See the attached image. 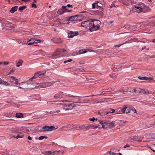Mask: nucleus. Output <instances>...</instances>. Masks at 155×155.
Masks as SVG:
<instances>
[{
    "label": "nucleus",
    "instance_id": "37998d69",
    "mask_svg": "<svg viewBox=\"0 0 155 155\" xmlns=\"http://www.w3.org/2000/svg\"><path fill=\"white\" fill-rule=\"evenodd\" d=\"M127 43V41H126L125 42L123 43H122L121 44H119V45H114V47H119L120 46H121V45H124L126 43Z\"/></svg>",
    "mask_w": 155,
    "mask_h": 155
},
{
    "label": "nucleus",
    "instance_id": "49530a36",
    "mask_svg": "<svg viewBox=\"0 0 155 155\" xmlns=\"http://www.w3.org/2000/svg\"><path fill=\"white\" fill-rule=\"evenodd\" d=\"M95 120H97V118H94V117H92V118H90L89 119V120L90 121H94Z\"/></svg>",
    "mask_w": 155,
    "mask_h": 155
},
{
    "label": "nucleus",
    "instance_id": "0eeeda50",
    "mask_svg": "<svg viewBox=\"0 0 155 155\" xmlns=\"http://www.w3.org/2000/svg\"><path fill=\"white\" fill-rule=\"evenodd\" d=\"M124 109L123 106L122 107H119L115 109L116 112L117 114H124Z\"/></svg>",
    "mask_w": 155,
    "mask_h": 155
},
{
    "label": "nucleus",
    "instance_id": "4be33fe9",
    "mask_svg": "<svg viewBox=\"0 0 155 155\" xmlns=\"http://www.w3.org/2000/svg\"><path fill=\"white\" fill-rule=\"evenodd\" d=\"M23 62V60L20 59L19 61L16 64V67H20V66L22 64V63Z\"/></svg>",
    "mask_w": 155,
    "mask_h": 155
},
{
    "label": "nucleus",
    "instance_id": "423d86ee",
    "mask_svg": "<svg viewBox=\"0 0 155 155\" xmlns=\"http://www.w3.org/2000/svg\"><path fill=\"white\" fill-rule=\"evenodd\" d=\"M43 41L40 40H36L33 38L31 39L28 43L27 45H33L37 43H41Z\"/></svg>",
    "mask_w": 155,
    "mask_h": 155
},
{
    "label": "nucleus",
    "instance_id": "412c9836",
    "mask_svg": "<svg viewBox=\"0 0 155 155\" xmlns=\"http://www.w3.org/2000/svg\"><path fill=\"white\" fill-rule=\"evenodd\" d=\"M77 17V15L72 16L69 18V21H75L76 20H77V19H76Z\"/></svg>",
    "mask_w": 155,
    "mask_h": 155
},
{
    "label": "nucleus",
    "instance_id": "aec40b11",
    "mask_svg": "<svg viewBox=\"0 0 155 155\" xmlns=\"http://www.w3.org/2000/svg\"><path fill=\"white\" fill-rule=\"evenodd\" d=\"M109 127L108 128L111 129L113 128L115 125H114V121H112L110 123H109Z\"/></svg>",
    "mask_w": 155,
    "mask_h": 155
},
{
    "label": "nucleus",
    "instance_id": "0e129e2a",
    "mask_svg": "<svg viewBox=\"0 0 155 155\" xmlns=\"http://www.w3.org/2000/svg\"><path fill=\"white\" fill-rule=\"evenodd\" d=\"M66 8V6L64 5H62V8L64 9H65Z\"/></svg>",
    "mask_w": 155,
    "mask_h": 155
},
{
    "label": "nucleus",
    "instance_id": "a211bd4d",
    "mask_svg": "<svg viewBox=\"0 0 155 155\" xmlns=\"http://www.w3.org/2000/svg\"><path fill=\"white\" fill-rule=\"evenodd\" d=\"M18 9L17 6H14L10 10V11L11 13H13L15 12L16 11H17Z\"/></svg>",
    "mask_w": 155,
    "mask_h": 155
},
{
    "label": "nucleus",
    "instance_id": "7ed1b4c3",
    "mask_svg": "<svg viewBox=\"0 0 155 155\" xmlns=\"http://www.w3.org/2000/svg\"><path fill=\"white\" fill-rule=\"evenodd\" d=\"M78 104H75L74 103L66 104L64 105V109L65 110H71L75 106H78Z\"/></svg>",
    "mask_w": 155,
    "mask_h": 155
},
{
    "label": "nucleus",
    "instance_id": "ddd939ff",
    "mask_svg": "<svg viewBox=\"0 0 155 155\" xmlns=\"http://www.w3.org/2000/svg\"><path fill=\"white\" fill-rule=\"evenodd\" d=\"M140 137H136L135 136L131 137L129 138V140H133L134 141H138L141 142V141L139 140Z\"/></svg>",
    "mask_w": 155,
    "mask_h": 155
},
{
    "label": "nucleus",
    "instance_id": "6e6552de",
    "mask_svg": "<svg viewBox=\"0 0 155 155\" xmlns=\"http://www.w3.org/2000/svg\"><path fill=\"white\" fill-rule=\"evenodd\" d=\"M102 6V4L99 2H96L92 4V7L93 9H94L95 8L98 9L101 8Z\"/></svg>",
    "mask_w": 155,
    "mask_h": 155
},
{
    "label": "nucleus",
    "instance_id": "3c124183",
    "mask_svg": "<svg viewBox=\"0 0 155 155\" xmlns=\"http://www.w3.org/2000/svg\"><path fill=\"white\" fill-rule=\"evenodd\" d=\"M138 78L140 80H144L145 77H143L141 76H139Z\"/></svg>",
    "mask_w": 155,
    "mask_h": 155
},
{
    "label": "nucleus",
    "instance_id": "8fccbe9b",
    "mask_svg": "<svg viewBox=\"0 0 155 155\" xmlns=\"http://www.w3.org/2000/svg\"><path fill=\"white\" fill-rule=\"evenodd\" d=\"M3 64L5 65H7L9 64V62L8 61H4L3 62Z\"/></svg>",
    "mask_w": 155,
    "mask_h": 155
},
{
    "label": "nucleus",
    "instance_id": "20e7f679",
    "mask_svg": "<svg viewBox=\"0 0 155 155\" xmlns=\"http://www.w3.org/2000/svg\"><path fill=\"white\" fill-rule=\"evenodd\" d=\"M99 123L101 124V125L95 126L94 127L95 128H97L98 127H99L100 129L101 128H103L104 129L108 128L109 126V123H107L106 122H103V121L101 120L99 121Z\"/></svg>",
    "mask_w": 155,
    "mask_h": 155
},
{
    "label": "nucleus",
    "instance_id": "f03ea898",
    "mask_svg": "<svg viewBox=\"0 0 155 155\" xmlns=\"http://www.w3.org/2000/svg\"><path fill=\"white\" fill-rule=\"evenodd\" d=\"M124 109V114L135 113L136 111L135 108L132 106L127 105H125L123 106Z\"/></svg>",
    "mask_w": 155,
    "mask_h": 155
},
{
    "label": "nucleus",
    "instance_id": "58836bf2",
    "mask_svg": "<svg viewBox=\"0 0 155 155\" xmlns=\"http://www.w3.org/2000/svg\"><path fill=\"white\" fill-rule=\"evenodd\" d=\"M47 137L45 136H41L38 137V139L40 140H42L44 138L47 139Z\"/></svg>",
    "mask_w": 155,
    "mask_h": 155
},
{
    "label": "nucleus",
    "instance_id": "de8ad7c7",
    "mask_svg": "<svg viewBox=\"0 0 155 155\" xmlns=\"http://www.w3.org/2000/svg\"><path fill=\"white\" fill-rule=\"evenodd\" d=\"M49 127H50V130H51V131L52 130L56 129V128L55 129L54 128H55L53 126H51L50 127L49 126Z\"/></svg>",
    "mask_w": 155,
    "mask_h": 155
},
{
    "label": "nucleus",
    "instance_id": "39448f33",
    "mask_svg": "<svg viewBox=\"0 0 155 155\" xmlns=\"http://www.w3.org/2000/svg\"><path fill=\"white\" fill-rule=\"evenodd\" d=\"M133 89L131 88H128L126 87L125 88H121L118 91L114 92V93H116L117 92H123L124 94H126L127 92H132L133 91L132 90Z\"/></svg>",
    "mask_w": 155,
    "mask_h": 155
},
{
    "label": "nucleus",
    "instance_id": "5701e85b",
    "mask_svg": "<svg viewBox=\"0 0 155 155\" xmlns=\"http://www.w3.org/2000/svg\"><path fill=\"white\" fill-rule=\"evenodd\" d=\"M38 87H40L41 88L46 87H47L46 83H43L39 84V85Z\"/></svg>",
    "mask_w": 155,
    "mask_h": 155
},
{
    "label": "nucleus",
    "instance_id": "774afa93",
    "mask_svg": "<svg viewBox=\"0 0 155 155\" xmlns=\"http://www.w3.org/2000/svg\"><path fill=\"white\" fill-rule=\"evenodd\" d=\"M72 61V59H70L68 60L67 61V62H70Z\"/></svg>",
    "mask_w": 155,
    "mask_h": 155
},
{
    "label": "nucleus",
    "instance_id": "393cba45",
    "mask_svg": "<svg viewBox=\"0 0 155 155\" xmlns=\"http://www.w3.org/2000/svg\"><path fill=\"white\" fill-rule=\"evenodd\" d=\"M98 113L99 115L101 116L107 114V111H99Z\"/></svg>",
    "mask_w": 155,
    "mask_h": 155
},
{
    "label": "nucleus",
    "instance_id": "9d476101",
    "mask_svg": "<svg viewBox=\"0 0 155 155\" xmlns=\"http://www.w3.org/2000/svg\"><path fill=\"white\" fill-rule=\"evenodd\" d=\"M79 33L78 31H75L74 32L72 31H70V32L68 34V37L69 38H72L74 36L78 35Z\"/></svg>",
    "mask_w": 155,
    "mask_h": 155
},
{
    "label": "nucleus",
    "instance_id": "e433bc0d",
    "mask_svg": "<svg viewBox=\"0 0 155 155\" xmlns=\"http://www.w3.org/2000/svg\"><path fill=\"white\" fill-rule=\"evenodd\" d=\"M110 76L113 79L117 77V75L115 73H114L111 75H110Z\"/></svg>",
    "mask_w": 155,
    "mask_h": 155
},
{
    "label": "nucleus",
    "instance_id": "dca6fc26",
    "mask_svg": "<svg viewBox=\"0 0 155 155\" xmlns=\"http://www.w3.org/2000/svg\"><path fill=\"white\" fill-rule=\"evenodd\" d=\"M139 92L140 93L143 94H150V91L147 90H146L144 89H141Z\"/></svg>",
    "mask_w": 155,
    "mask_h": 155
},
{
    "label": "nucleus",
    "instance_id": "6ab92c4d",
    "mask_svg": "<svg viewBox=\"0 0 155 155\" xmlns=\"http://www.w3.org/2000/svg\"><path fill=\"white\" fill-rule=\"evenodd\" d=\"M61 54V49H58L55 51L53 55L54 56H57V55Z\"/></svg>",
    "mask_w": 155,
    "mask_h": 155
},
{
    "label": "nucleus",
    "instance_id": "9b49d317",
    "mask_svg": "<svg viewBox=\"0 0 155 155\" xmlns=\"http://www.w3.org/2000/svg\"><path fill=\"white\" fill-rule=\"evenodd\" d=\"M137 25H125V26L123 27L122 28H123L124 29L128 28L129 30H133L135 29L136 28H137Z\"/></svg>",
    "mask_w": 155,
    "mask_h": 155
},
{
    "label": "nucleus",
    "instance_id": "473e14b6",
    "mask_svg": "<svg viewBox=\"0 0 155 155\" xmlns=\"http://www.w3.org/2000/svg\"><path fill=\"white\" fill-rule=\"evenodd\" d=\"M64 11L62 9L58 10V14L59 15H61L64 13Z\"/></svg>",
    "mask_w": 155,
    "mask_h": 155
},
{
    "label": "nucleus",
    "instance_id": "a878e982",
    "mask_svg": "<svg viewBox=\"0 0 155 155\" xmlns=\"http://www.w3.org/2000/svg\"><path fill=\"white\" fill-rule=\"evenodd\" d=\"M87 127V130H89L91 129L94 127V126L92 124H86Z\"/></svg>",
    "mask_w": 155,
    "mask_h": 155
},
{
    "label": "nucleus",
    "instance_id": "ea45409f",
    "mask_svg": "<svg viewBox=\"0 0 155 155\" xmlns=\"http://www.w3.org/2000/svg\"><path fill=\"white\" fill-rule=\"evenodd\" d=\"M45 114H53L54 113V110L53 111H51L50 112H47L46 111L45 112Z\"/></svg>",
    "mask_w": 155,
    "mask_h": 155
},
{
    "label": "nucleus",
    "instance_id": "7c9ffc66",
    "mask_svg": "<svg viewBox=\"0 0 155 155\" xmlns=\"http://www.w3.org/2000/svg\"><path fill=\"white\" fill-rule=\"evenodd\" d=\"M0 84H4L5 86H8L10 85L8 82L3 80L2 82H0Z\"/></svg>",
    "mask_w": 155,
    "mask_h": 155
},
{
    "label": "nucleus",
    "instance_id": "bf43d9fd",
    "mask_svg": "<svg viewBox=\"0 0 155 155\" xmlns=\"http://www.w3.org/2000/svg\"><path fill=\"white\" fill-rule=\"evenodd\" d=\"M15 72V70L12 69V70L11 71H10V72L8 73V75H9V74H10L12 72Z\"/></svg>",
    "mask_w": 155,
    "mask_h": 155
},
{
    "label": "nucleus",
    "instance_id": "13d9d810",
    "mask_svg": "<svg viewBox=\"0 0 155 155\" xmlns=\"http://www.w3.org/2000/svg\"><path fill=\"white\" fill-rule=\"evenodd\" d=\"M110 153L111 155H115L116 154V153H114L113 152H112L111 151L110 152Z\"/></svg>",
    "mask_w": 155,
    "mask_h": 155
},
{
    "label": "nucleus",
    "instance_id": "1a4fd4ad",
    "mask_svg": "<svg viewBox=\"0 0 155 155\" xmlns=\"http://www.w3.org/2000/svg\"><path fill=\"white\" fill-rule=\"evenodd\" d=\"M61 152L62 153H64V152L63 151H54L52 152L49 151H47L45 152H44L42 153L45 155H50L52 153L53 155H54V153H58Z\"/></svg>",
    "mask_w": 155,
    "mask_h": 155
},
{
    "label": "nucleus",
    "instance_id": "864d4df0",
    "mask_svg": "<svg viewBox=\"0 0 155 155\" xmlns=\"http://www.w3.org/2000/svg\"><path fill=\"white\" fill-rule=\"evenodd\" d=\"M15 84H16V85L20 84L18 83V79H15Z\"/></svg>",
    "mask_w": 155,
    "mask_h": 155
},
{
    "label": "nucleus",
    "instance_id": "4d7b16f0",
    "mask_svg": "<svg viewBox=\"0 0 155 155\" xmlns=\"http://www.w3.org/2000/svg\"><path fill=\"white\" fill-rule=\"evenodd\" d=\"M61 53H62L65 52V51H66V50L65 49H61Z\"/></svg>",
    "mask_w": 155,
    "mask_h": 155
},
{
    "label": "nucleus",
    "instance_id": "c9c22d12",
    "mask_svg": "<svg viewBox=\"0 0 155 155\" xmlns=\"http://www.w3.org/2000/svg\"><path fill=\"white\" fill-rule=\"evenodd\" d=\"M153 78L151 77H145L144 80L147 81H151L152 80Z\"/></svg>",
    "mask_w": 155,
    "mask_h": 155
},
{
    "label": "nucleus",
    "instance_id": "052dcab7",
    "mask_svg": "<svg viewBox=\"0 0 155 155\" xmlns=\"http://www.w3.org/2000/svg\"><path fill=\"white\" fill-rule=\"evenodd\" d=\"M67 6L69 7V8H70V7H73V5H71L69 4H68L67 5Z\"/></svg>",
    "mask_w": 155,
    "mask_h": 155
},
{
    "label": "nucleus",
    "instance_id": "72a5a7b5",
    "mask_svg": "<svg viewBox=\"0 0 155 155\" xmlns=\"http://www.w3.org/2000/svg\"><path fill=\"white\" fill-rule=\"evenodd\" d=\"M138 11L137 10L136 8H135V6L132 7V8L130 10V12H132ZM138 12L139 13L140 12Z\"/></svg>",
    "mask_w": 155,
    "mask_h": 155
},
{
    "label": "nucleus",
    "instance_id": "a18cd8bd",
    "mask_svg": "<svg viewBox=\"0 0 155 155\" xmlns=\"http://www.w3.org/2000/svg\"><path fill=\"white\" fill-rule=\"evenodd\" d=\"M5 116L8 117H11L12 116V114L11 113H7L5 114Z\"/></svg>",
    "mask_w": 155,
    "mask_h": 155
},
{
    "label": "nucleus",
    "instance_id": "09e8293b",
    "mask_svg": "<svg viewBox=\"0 0 155 155\" xmlns=\"http://www.w3.org/2000/svg\"><path fill=\"white\" fill-rule=\"evenodd\" d=\"M31 7L32 8H37L36 5L34 3H33L31 5Z\"/></svg>",
    "mask_w": 155,
    "mask_h": 155
},
{
    "label": "nucleus",
    "instance_id": "338daca9",
    "mask_svg": "<svg viewBox=\"0 0 155 155\" xmlns=\"http://www.w3.org/2000/svg\"><path fill=\"white\" fill-rule=\"evenodd\" d=\"M21 1L25 2H28L29 0H21Z\"/></svg>",
    "mask_w": 155,
    "mask_h": 155
},
{
    "label": "nucleus",
    "instance_id": "c85d7f7f",
    "mask_svg": "<svg viewBox=\"0 0 155 155\" xmlns=\"http://www.w3.org/2000/svg\"><path fill=\"white\" fill-rule=\"evenodd\" d=\"M23 114L21 113H17L16 114V117L17 118H21L23 117Z\"/></svg>",
    "mask_w": 155,
    "mask_h": 155
},
{
    "label": "nucleus",
    "instance_id": "4c0bfd02",
    "mask_svg": "<svg viewBox=\"0 0 155 155\" xmlns=\"http://www.w3.org/2000/svg\"><path fill=\"white\" fill-rule=\"evenodd\" d=\"M87 52L86 50H79V54H82L85 53Z\"/></svg>",
    "mask_w": 155,
    "mask_h": 155
},
{
    "label": "nucleus",
    "instance_id": "f3484780",
    "mask_svg": "<svg viewBox=\"0 0 155 155\" xmlns=\"http://www.w3.org/2000/svg\"><path fill=\"white\" fill-rule=\"evenodd\" d=\"M42 129H44V130H41V131H40V132H44L46 131H51V130H50V127H49V126H44V127H42Z\"/></svg>",
    "mask_w": 155,
    "mask_h": 155
},
{
    "label": "nucleus",
    "instance_id": "4468645a",
    "mask_svg": "<svg viewBox=\"0 0 155 155\" xmlns=\"http://www.w3.org/2000/svg\"><path fill=\"white\" fill-rule=\"evenodd\" d=\"M46 73V71L41 72L39 71L36 73L34 75L35 76V78H37L38 77L41 76V75H44Z\"/></svg>",
    "mask_w": 155,
    "mask_h": 155
},
{
    "label": "nucleus",
    "instance_id": "79ce46f5",
    "mask_svg": "<svg viewBox=\"0 0 155 155\" xmlns=\"http://www.w3.org/2000/svg\"><path fill=\"white\" fill-rule=\"evenodd\" d=\"M73 100H75V101H76V102H74L75 103H82V102H81V101H80V98H79L78 99H74Z\"/></svg>",
    "mask_w": 155,
    "mask_h": 155
},
{
    "label": "nucleus",
    "instance_id": "cd10ccee",
    "mask_svg": "<svg viewBox=\"0 0 155 155\" xmlns=\"http://www.w3.org/2000/svg\"><path fill=\"white\" fill-rule=\"evenodd\" d=\"M78 127L81 130H87V127L86 124L81 125L79 126Z\"/></svg>",
    "mask_w": 155,
    "mask_h": 155
},
{
    "label": "nucleus",
    "instance_id": "bb28decb",
    "mask_svg": "<svg viewBox=\"0 0 155 155\" xmlns=\"http://www.w3.org/2000/svg\"><path fill=\"white\" fill-rule=\"evenodd\" d=\"M76 125H74V124H69V125H67V128H72L73 127H75L74 128H78V127H77V126H76Z\"/></svg>",
    "mask_w": 155,
    "mask_h": 155
},
{
    "label": "nucleus",
    "instance_id": "69168bd1",
    "mask_svg": "<svg viewBox=\"0 0 155 155\" xmlns=\"http://www.w3.org/2000/svg\"><path fill=\"white\" fill-rule=\"evenodd\" d=\"M11 78H12L13 79V80H15V79H16L15 78V77H14V76H11Z\"/></svg>",
    "mask_w": 155,
    "mask_h": 155
},
{
    "label": "nucleus",
    "instance_id": "2f4dec72",
    "mask_svg": "<svg viewBox=\"0 0 155 155\" xmlns=\"http://www.w3.org/2000/svg\"><path fill=\"white\" fill-rule=\"evenodd\" d=\"M54 83H55V82H53V81L46 83L47 87L50 86H51V85H52L54 84Z\"/></svg>",
    "mask_w": 155,
    "mask_h": 155
},
{
    "label": "nucleus",
    "instance_id": "2eb2a0df",
    "mask_svg": "<svg viewBox=\"0 0 155 155\" xmlns=\"http://www.w3.org/2000/svg\"><path fill=\"white\" fill-rule=\"evenodd\" d=\"M63 93L61 92H59L58 94L54 96V97L55 99H58L59 98H62L63 97Z\"/></svg>",
    "mask_w": 155,
    "mask_h": 155
},
{
    "label": "nucleus",
    "instance_id": "680f3d73",
    "mask_svg": "<svg viewBox=\"0 0 155 155\" xmlns=\"http://www.w3.org/2000/svg\"><path fill=\"white\" fill-rule=\"evenodd\" d=\"M27 138L29 140H32V137H31L30 136H28Z\"/></svg>",
    "mask_w": 155,
    "mask_h": 155
},
{
    "label": "nucleus",
    "instance_id": "603ef678",
    "mask_svg": "<svg viewBox=\"0 0 155 155\" xmlns=\"http://www.w3.org/2000/svg\"><path fill=\"white\" fill-rule=\"evenodd\" d=\"M130 147V146L129 144H127L126 145L124 146L123 147H124V148H125L126 147Z\"/></svg>",
    "mask_w": 155,
    "mask_h": 155
},
{
    "label": "nucleus",
    "instance_id": "c03bdc74",
    "mask_svg": "<svg viewBox=\"0 0 155 155\" xmlns=\"http://www.w3.org/2000/svg\"><path fill=\"white\" fill-rule=\"evenodd\" d=\"M24 136V135H20V134H19L18 135H17V136H16V137H15L17 139H18L19 138H22Z\"/></svg>",
    "mask_w": 155,
    "mask_h": 155
},
{
    "label": "nucleus",
    "instance_id": "c756f323",
    "mask_svg": "<svg viewBox=\"0 0 155 155\" xmlns=\"http://www.w3.org/2000/svg\"><path fill=\"white\" fill-rule=\"evenodd\" d=\"M116 112L115 109H110L109 110L107 111V114L109 113H112Z\"/></svg>",
    "mask_w": 155,
    "mask_h": 155
},
{
    "label": "nucleus",
    "instance_id": "5fc2aeb1",
    "mask_svg": "<svg viewBox=\"0 0 155 155\" xmlns=\"http://www.w3.org/2000/svg\"><path fill=\"white\" fill-rule=\"evenodd\" d=\"M35 76H34L32 77L29 80V81H32L33 79H35Z\"/></svg>",
    "mask_w": 155,
    "mask_h": 155
},
{
    "label": "nucleus",
    "instance_id": "6e6d98bb",
    "mask_svg": "<svg viewBox=\"0 0 155 155\" xmlns=\"http://www.w3.org/2000/svg\"><path fill=\"white\" fill-rule=\"evenodd\" d=\"M54 113H58L60 112L61 111L60 110H59V109H58L57 110H54Z\"/></svg>",
    "mask_w": 155,
    "mask_h": 155
},
{
    "label": "nucleus",
    "instance_id": "f8f14e48",
    "mask_svg": "<svg viewBox=\"0 0 155 155\" xmlns=\"http://www.w3.org/2000/svg\"><path fill=\"white\" fill-rule=\"evenodd\" d=\"M51 41H52L54 43H62V41L60 38L55 39V38H54L51 39Z\"/></svg>",
    "mask_w": 155,
    "mask_h": 155
},
{
    "label": "nucleus",
    "instance_id": "f257e3e1",
    "mask_svg": "<svg viewBox=\"0 0 155 155\" xmlns=\"http://www.w3.org/2000/svg\"><path fill=\"white\" fill-rule=\"evenodd\" d=\"M101 23V22L99 20H89L82 22L81 23V26L86 28H89L90 31H93L100 28L99 25Z\"/></svg>",
    "mask_w": 155,
    "mask_h": 155
},
{
    "label": "nucleus",
    "instance_id": "f704fd0d",
    "mask_svg": "<svg viewBox=\"0 0 155 155\" xmlns=\"http://www.w3.org/2000/svg\"><path fill=\"white\" fill-rule=\"evenodd\" d=\"M26 7L25 6H22L20 7L19 8L18 10L19 11H22L26 8Z\"/></svg>",
    "mask_w": 155,
    "mask_h": 155
},
{
    "label": "nucleus",
    "instance_id": "b1692460",
    "mask_svg": "<svg viewBox=\"0 0 155 155\" xmlns=\"http://www.w3.org/2000/svg\"><path fill=\"white\" fill-rule=\"evenodd\" d=\"M121 2L123 4L127 5L129 3V1L128 0H121Z\"/></svg>",
    "mask_w": 155,
    "mask_h": 155
},
{
    "label": "nucleus",
    "instance_id": "a19ab883",
    "mask_svg": "<svg viewBox=\"0 0 155 155\" xmlns=\"http://www.w3.org/2000/svg\"><path fill=\"white\" fill-rule=\"evenodd\" d=\"M135 8H136L137 9H139L140 12H141L143 10V8L139 6H135Z\"/></svg>",
    "mask_w": 155,
    "mask_h": 155
},
{
    "label": "nucleus",
    "instance_id": "e2e57ef3",
    "mask_svg": "<svg viewBox=\"0 0 155 155\" xmlns=\"http://www.w3.org/2000/svg\"><path fill=\"white\" fill-rule=\"evenodd\" d=\"M64 12H69L70 11L68 10V8H66L65 9H64Z\"/></svg>",
    "mask_w": 155,
    "mask_h": 155
}]
</instances>
